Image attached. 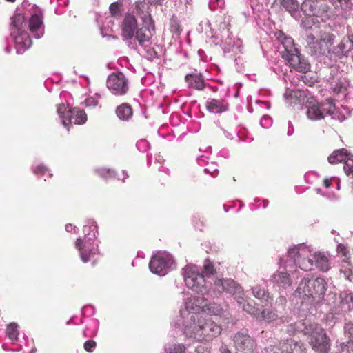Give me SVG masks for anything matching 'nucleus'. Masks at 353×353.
I'll use <instances>...</instances> for the list:
<instances>
[{
    "mask_svg": "<svg viewBox=\"0 0 353 353\" xmlns=\"http://www.w3.org/2000/svg\"><path fill=\"white\" fill-rule=\"evenodd\" d=\"M21 8L26 12H18L19 10L17 9L11 18L10 27V36L14 41L18 54H23L32 45L28 29L35 39L41 38L45 32L42 10L34 4L31 5L27 0L22 2Z\"/></svg>",
    "mask_w": 353,
    "mask_h": 353,
    "instance_id": "nucleus-1",
    "label": "nucleus"
},
{
    "mask_svg": "<svg viewBox=\"0 0 353 353\" xmlns=\"http://www.w3.org/2000/svg\"><path fill=\"white\" fill-rule=\"evenodd\" d=\"M183 279L186 286L197 294V297H190L187 299L183 306L181 307L179 316L174 322V326L181 330L184 327L186 318L190 314L201 316L199 312L203 310L205 301L212 299L215 291L212 292L208 290V285L206 280L204 279L202 274L199 273L196 265L189 264L186 265L182 272Z\"/></svg>",
    "mask_w": 353,
    "mask_h": 353,
    "instance_id": "nucleus-2",
    "label": "nucleus"
},
{
    "mask_svg": "<svg viewBox=\"0 0 353 353\" xmlns=\"http://www.w3.org/2000/svg\"><path fill=\"white\" fill-rule=\"evenodd\" d=\"M145 7L148 8L142 2L137 3L135 6L136 13L142 20V27L138 28L137 19L130 14H126L122 22L121 35L128 47L133 50H138V46H145L155 34L154 21L148 11H143Z\"/></svg>",
    "mask_w": 353,
    "mask_h": 353,
    "instance_id": "nucleus-3",
    "label": "nucleus"
},
{
    "mask_svg": "<svg viewBox=\"0 0 353 353\" xmlns=\"http://www.w3.org/2000/svg\"><path fill=\"white\" fill-rule=\"evenodd\" d=\"M181 332L185 339L193 341H211L221 334L222 327L211 317L190 314Z\"/></svg>",
    "mask_w": 353,
    "mask_h": 353,
    "instance_id": "nucleus-4",
    "label": "nucleus"
},
{
    "mask_svg": "<svg viewBox=\"0 0 353 353\" xmlns=\"http://www.w3.org/2000/svg\"><path fill=\"white\" fill-rule=\"evenodd\" d=\"M312 250L305 243L294 245L288 248L289 261L303 271H310L315 265L323 272L329 270V262L326 256L321 252L311 254Z\"/></svg>",
    "mask_w": 353,
    "mask_h": 353,
    "instance_id": "nucleus-5",
    "label": "nucleus"
},
{
    "mask_svg": "<svg viewBox=\"0 0 353 353\" xmlns=\"http://www.w3.org/2000/svg\"><path fill=\"white\" fill-rule=\"evenodd\" d=\"M277 39L281 44L280 54L289 65L299 72L306 73L310 71V64L295 47L292 38L280 32Z\"/></svg>",
    "mask_w": 353,
    "mask_h": 353,
    "instance_id": "nucleus-6",
    "label": "nucleus"
},
{
    "mask_svg": "<svg viewBox=\"0 0 353 353\" xmlns=\"http://www.w3.org/2000/svg\"><path fill=\"white\" fill-rule=\"evenodd\" d=\"M84 236L77 239L74 246L79 250L81 260L83 263L88 262L92 257L99 253V241L97 240L98 227L97 223L89 219L83 228Z\"/></svg>",
    "mask_w": 353,
    "mask_h": 353,
    "instance_id": "nucleus-7",
    "label": "nucleus"
},
{
    "mask_svg": "<svg viewBox=\"0 0 353 353\" xmlns=\"http://www.w3.org/2000/svg\"><path fill=\"white\" fill-rule=\"evenodd\" d=\"M327 289V283L325 279L318 277L315 279L304 278L299 283L294 296L301 300L303 304L314 305L323 299Z\"/></svg>",
    "mask_w": 353,
    "mask_h": 353,
    "instance_id": "nucleus-8",
    "label": "nucleus"
},
{
    "mask_svg": "<svg viewBox=\"0 0 353 353\" xmlns=\"http://www.w3.org/2000/svg\"><path fill=\"white\" fill-rule=\"evenodd\" d=\"M229 27L228 23H221L212 42L216 45H220L224 54L232 52L234 55L242 54L243 52L242 41L234 37Z\"/></svg>",
    "mask_w": 353,
    "mask_h": 353,
    "instance_id": "nucleus-9",
    "label": "nucleus"
},
{
    "mask_svg": "<svg viewBox=\"0 0 353 353\" xmlns=\"http://www.w3.org/2000/svg\"><path fill=\"white\" fill-rule=\"evenodd\" d=\"M302 26L306 29H310L307 30L305 34L307 48H308L309 52L316 57V58L320 59V60L323 61L327 65H332L333 64L329 63L330 61H332V60L330 59V51L332 48L321 42V41L317 39L314 35V33L318 32L319 30L317 26H307L306 21H303Z\"/></svg>",
    "mask_w": 353,
    "mask_h": 353,
    "instance_id": "nucleus-10",
    "label": "nucleus"
},
{
    "mask_svg": "<svg viewBox=\"0 0 353 353\" xmlns=\"http://www.w3.org/2000/svg\"><path fill=\"white\" fill-rule=\"evenodd\" d=\"M307 118L312 121L323 119L326 115H331L333 118L336 110L335 105L332 99H326L325 103H319L311 96L307 99L305 104Z\"/></svg>",
    "mask_w": 353,
    "mask_h": 353,
    "instance_id": "nucleus-11",
    "label": "nucleus"
},
{
    "mask_svg": "<svg viewBox=\"0 0 353 353\" xmlns=\"http://www.w3.org/2000/svg\"><path fill=\"white\" fill-rule=\"evenodd\" d=\"M208 290L212 292V294H213V291H215L212 299L222 292H226L234 296V299H236L238 303H243L244 295L243 289L232 279L223 278L216 279L214 281V289L208 286Z\"/></svg>",
    "mask_w": 353,
    "mask_h": 353,
    "instance_id": "nucleus-12",
    "label": "nucleus"
},
{
    "mask_svg": "<svg viewBox=\"0 0 353 353\" xmlns=\"http://www.w3.org/2000/svg\"><path fill=\"white\" fill-rule=\"evenodd\" d=\"M175 267L173 256L167 252H157L149 263L150 270L155 274L165 276Z\"/></svg>",
    "mask_w": 353,
    "mask_h": 353,
    "instance_id": "nucleus-13",
    "label": "nucleus"
},
{
    "mask_svg": "<svg viewBox=\"0 0 353 353\" xmlns=\"http://www.w3.org/2000/svg\"><path fill=\"white\" fill-rule=\"evenodd\" d=\"M285 272L279 271L274 273L270 282L272 283L274 288L281 291L291 288L292 281L290 276V274L294 277L295 274L299 272V267L289 261L288 252L287 253V259L285 264Z\"/></svg>",
    "mask_w": 353,
    "mask_h": 353,
    "instance_id": "nucleus-14",
    "label": "nucleus"
},
{
    "mask_svg": "<svg viewBox=\"0 0 353 353\" xmlns=\"http://www.w3.org/2000/svg\"><path fill=\"white\" fill-rule=\"evenodd\" d=\"M68 105L64 103L57 105V111L61 119V123L65 128L69 130V125L74 124L81 125L86 122V113L79 108H68Z\"/></svg>",
    "mask_w": 353,
    "mask_h": 353,
    "instance_id": "nucleus-15",
    "label": "nucleus"
},
{
    "mask_svg": "<svg viewBox=\"0 0 353 353\" xmlns=\"http://www.w3.org/2000/svg\"><path fill=\"white\" fill-rule=\"evenodd\" d=\"M350 58L353 60V34L344 37L337 46H333L330 51V64H334Z\"/></svg>",
    "mask_w": 353,
    "mask_h": 353,
    "instance_id": "nucleus-16",
    "label": "nucleus"
},
{
    "mask_svg": "<svg viewBox=\"0 0 353 353\" xmlns=\"http://www.w3.org/2000/svg\"><path fill=\"white\" fill-rule=\"evenodd\" d=\"M107 88L110 92L116 96L126 94L130 88L128 79L122 72H113L107 79Z\"/></svg>",
    "mask_w": 353,
    "mask_h": 353,
    "instance_id": "nucleus-17",
    "label": "nucleus"
},
{
    "mask_svg": "<svg viewBox=\"0 0 353 353\" xmlns=\"http://www.w3.org/2000/svg\"><path fill=\"white\" fill-rule=\"evenodd\" d=\"M234 346L238 352L242 353H254L257 348L256 340L252 337L247 330H241L232 336Z\"/></svg>",
    "mask_w": 353,
    "mask_h": 353,
    "instance_id": "nucleus-18",
    "label": "nucleus"
},
{
    "mask_svg": "<svg viewBox=\"0 0 353 353\" xmlns=\"http://www.w3.org/2000/svg\"><path fill=\"white\" fill-rule=\"evenodd\" d=\"M263 353H305V348L301 342L287 339L278 345L266 347Z\"/></svg>",
    "mask_w": 353,
    "mask_h": 353,
    "instance_id": "nucleus-19",
    "label": "nucleus"
},
{
    "mask_svg": "<svg viewBox=\"0 0 353 353\" xmlns=\"http://www.w3.org/2000/svg\"><path fill=\"white\" fill-rule=\"evenodd\" d=\"M310 329V343L312 348L319 353H327L330 350V339L326 335L325 330L321 327L315 325L312 327V325L309 327Z\"/></svg>",
    "mask_w": 353,
    "mask_h": 353,
    "instance_id": "nucleus-20",
    "label": "nucleus"
},
{
    "mask_svg": "<svg viewBox=\"0 0 353 353\" xmlns=\"http://www.w3.org/2000/svg\"><path fill=\"white\" fill-rule=\"evenodd\" d=\"M312 95L307 90L293 89L291 86L285 87L284 99L289 105L303 104L305 105L307 99Z\"/></svg>",
    "mask_w": 353,
    "mask_h": 353,
    "instance_id": "nucleus-21",
    "label": "nucleus"
},
{
    "mask_svg": "<svg viewBox=\"0 0 353 353\" xmlns=\"http://www.w3.org/2000/svg\"><path fill=\"white\" fill-rule=\"evenodd\" d=\"M336 63L328 65L330 68V72L327 81L334 91L341 92L345 88V77H343L344 74L342 71H339Z\"/></svg>",
    "mask_w": 353,
    "mask_h": 353,
    "instance_id": "nucleus-22",
    "label": "nucleus"
},
{
    "mask_svg": "<svg viewBox=\"0 0 353 353\" xmlns=\"http://www.w3.org/2000/svg\"><path fill=\"white\" fill-rule=\"evenodd\" d=\"M185 81L189 88L203 90L205 87V77L201 72H194L186 74Z\"/></svg>",
    "mask_w": 353,
    "mask_h": 353,
    "instance_id": "nucleus-23",
    "label": "nucleus"
},
{
    "mask_svg": "<svg viewBox=\"0 0 353 353\" xmlns=\"http://www.w3.org/2000/svg\"><path fill=\"white\" fill-rule=\"evenodd\" d=\"M228 104L223 100L210 99L207 101V110L212 113L219 114L228 110Z\"/></svg>",
    "mask_w": 353,
    "mask_h": 353,
    "instance_id": "nucleus-24",
    "label": "nucleus"
},
{
    "mask_svg": "<svg viewBox=\"0 0 353 353\" xmlns=\"http://www.w3.org/2000/svg\"><path fill=\"white\" fill-rule=\"evenodd\" d=\"M303 14L308 17H319L320 14L317 3L312 0H305L299 6Z\"/></svg>",
    "mask_w": 353,
    "mask_h": 353,
    "instance_id": "nucleus-25",
    "label": "nucleus"
},
{
    "mask_svg": "<svg viewBox=\"0 0 353 353\" xmlns=\"http://www.w3.org/2000/svg\"><path fill=\"white\" fill-rule=\"evenodd\" d=\"M250 290L252 295L262 303H270L272 301V298L268 290L261 285L252 287Z\"/></svg>",
    "mask_w": 353,
    "mask_h": 353,
    "instance_id": "nucleus-26",
    "label": "nucleus"
},
{
    "mask_svg": "<svg viewBox=\"0 0 353 353\" xmlns=\"http://www.w3.org/2000/svg\"><path fill=\"white\" fill-rule=\"evenodd\" d=\"M340 299L341 307L344 312L353 310V292L349 291L341 292Z\"/></svg>",
    "mask_w": 353,
    "mask_h": 353,
    "instance_id": "nucleus-27",
    "label": "nucleus"
},
{
    "mask_svg": "<svg viewBox=\"0 0 353 353\" xmlns=\"http://www.w3.org/2000/svg\"><path fill=\"white\" fill-rule=\"evenodd\" d=\"M116 114L119 120L128 121L133 115L132 108L130 104L123 103L117 107Z\"/></svg>",
    "mask_w": 353,
    "mask_h": 353,
    "instance_id": "nucleus-28",
    "label": "nucleus"
},
{
    "mask_svg": "<svg viewBox=\"0 0 353 353\" xmlns=\"http://www.w3.org/2000/svg\"><path fill=\"white\" fill-rule=\"evenodd\" d=\"M350 153L345 148H341L334 150L327 158L330 163L335 164L345 161Z\"/></svg>",
    "mask_w": 353,
    "mask_h": 353,
    "instance_id": "nucleus-29",
    "label": "nucleus"
},
{
    "mask_svg": "<svg viewBox=\"0 0 353 353\" xmlns=\"http://www.w3.org/2000/svg\"><path fill=\"white\" fill-rule=\"evenodd\" d=\"M99 322L96 319H92L90 321L86 327L83 331V334L85 338H92L97 335Z\"/></svg>",
    "mask_w": 353,
    "mask_h": 353,
    "instance_id": "nucleus-30",
    "label": "nucleus"
},
{
    "mask_svg": "<svg viewBox=\"0 0 353 353\" xmlns=\"http://www.w3.org/2000/svg\"><path fill=\"white\" fill-rule=\"evenodd\" d=\"M337 37L338 33L336 31H321L320 37L319 39L321 41V42L330 48V46L335 41Z\"/></svg>",
    "mask_w": 353,
    "mask_h": 353,
    "instance_id": "nucleus-31",
    "label": "nucleus"
},
{
    "mask_svg": "<svg viewBox=\"0 0 353 353\" xmlns=\"http://www.w3.org/2000/svg\"><path fill=\"white\" fill-rule=\"evenodd\" d=\"M281 5L292 17L298 15L299 3L297 0H281Z\"/></svg>",
    "mask_w": 353,
    "mask_h": 353,
    "instance_id": "nucleus-32",
    "label": "nucleus"
},
{
    "mask_svg": "<svg viewBox=\"0 0 353 353\" xmlns=\"http://www.w3.org/2000/svg\"><path fill=\"white\" fill-rule=\"evenodd\" d=\"M277 316L278 315L274 309L267 308L259 312V315H257L256 318L259 321L270 323L274 321Z\"/></svg>",
    "mask_w": 353,
    "mask_h": 353,
    "instance_id": "nucleus-33",
    "label": "nucleus"
},
{
    "mask_svg": "<svg viewBox=\"0 0 353 353\" xmlns=\"http://www.w3.org/2000/svg\"><path fill=\"white\" fill-rule=\"evenodd\" d=\"M210 301L204 302L203 311L216 316L221 315L223 311L221 305L215 303H211Z\"/></svg>",
    "mask_w": 353,
    "mask_h": 353,
    "instance_id": "nucleus-34",
    "label": "nucleus"
},
{
    "mask_svg": "<svg viewBox=\"0 0 353 353\" xmlns=\"http://www.w3.org/2000/svg\"><path fill=\"white\" fill-rule=\"evenodd\" d=\"M286 331L290 334H294L296 332H303L305 334H307L310 332V329L305 325L304 323L299 321L289 325Z\"/></svg>",
    "mask_w": 353,
    "mask_h": 353,
    "instance_id": "nucleus-35",
    "label": "nucleus"
},
{
    "mask_svg": "<svg viewBox=\"0 0 353 353\" xmlns=\"http://www.w3.org/2000/svg\"><path fill=\"white\" fill-rule=\"evenodd\" d=\"M245 299L243 298V303H239V305H242V308L244 311L256 317L257 316V315H259V310L256 306V304L254 301L247 303H245Z\"/></svg>",
    "mask_w": 353,
    "mask_h": 353,
    "instance_id": "nucleus-36",
    "label": "nucleus"
},
{
    "mask_svg": "<svg viewBox=\"0 0 353 353\" xmlns=\"http://www.w3.org/2000/svg\"><path fill=\"white\" fill-rule=\"evenodd\" d=\"M196 267L199 269V273L202 274L203 278H208L216 272L213 263L208 259H206L204 262L202 272H201L200 268L198 266ZM204 279L205 280V279Z\"/></svg>",
    "mask_w": 353,
    "mask_h": 353,
    "instance_id": "nucleus-37",
    "label": "nucleus"
},
{
    "mask_svg": "<svg viewBox=\"0 0 353 353\" xmlns=\"http://www.w3.org/2000/svg\"><path fill=\"white\" fill-rule=\"evenodd\" d=\"M210 22L208 19H205L202 21L197 27V31L199 32H205V34L208 37H211L213 39L216 36V34H214L213 30L210 27Z\"/></svg>",
    "mask_w": 353,
    "mask_h": 353,
    "instance_id": "nucleus-38",
    "label": "nucleus"
},
{
    "mask_svg": "<svg viewBox=\"0 0 353 353\" xmlns=\"http://www.w3.org/2000/svg\"><path fill=\"white\" fill-rule=\"evenodd\" d=\"M165 353H185L186 347L182 343L168 344L164 347Z\"/></svg>",
    "mask_w": 353,
    "mask_h": 353,
    "instance_id": "nucleus-39",
    "label": "nucleus"
},
{
    "mask_svg": "<svg viewBox=\"0 0 353 353\" xmlns=\"http://www.w3.org/2000/svg\"><path fill=\"white\" fill-rule=\"evenodd\" d=\"M17 327V323H11L6 328V335L12 341H15L18 339L19 330Z\"/></svg>",
    "mask_w": 353,
    "mask_h": 353,
    "instance_id": "nucleus-40",
    "label": "nucleus"
},
{
    "mask_svg": "<svg viewBox=\"0 0 353 353\" xmlns=\"http://www.w3.org/2000/svg\"><path fill=\"white\" fill-rule=\"evenodd\" d=\"M96 173L101 178L105 179H109L116 177V172L114 170L105 168H100L95 170Z\"/></svg>",
    "mask_w": 353,
    "mask_h": 353,
    "instance_id": "nucleus-41",
    "label": "nucleus"
},
{
    "mask_svg": "<svg viewBox=\"0 0 353 353\" xmlns=\"http://www.w3.org/2000/svg\"><path fill=\"white\" fill-rule=\"evenodd\" d=\"M343 332L345 337L350 340H353V321L345 319L343 325Z\"/></svg>",
    "mask_w": 353,
    "mask_h": 353,
    "instance_id": "nucleus-42",
    "label": "nucleus"
},
{
    "mask_svg": "<svg viewBox=\"0 0 353 353\" xmlns=\"http://www.w3.org/2000/svg\"><path fill=\"white\" fill-rule=\"evenodd\" d=\"M208 6L211 10L221 12L225 8V0H210Z\"/></svg>",
    "mask_w": 353,
    "mask_h": 353,
    "instance_id": "nucleus-43",
    "label": "nucleus"
},
{
    "mask_svg": "<svg viewBox=\"0 0 353 353\" xmlns=\"http://www.w3.org/2000/svg\"><path fill=\"white\" fill-rule=\"evenodd\" d=\"M32 170L33 173L37 176H42L46 173H48V177H52V174L50 173L48 168L42 163L37 166H32Z\"/></svg>",
    "mask_w": 353,
    "mask_h": 353,
    "instance_id": "nucleus-44",
    "label": "nucleus"
},
{
    "mask_svg": "<svg viewBox=\"0 0 353 353\" xmlns=\"http://www.w3.org/2000/svg\"><path fill=\"white\" fill-rule=\"evenodd\" d=\"M170 31L176 34L179 35L181 34L182 31L181 26L179 23V21L176 18H172L170 21Z\"/></svg>",
    "mask_w": 353,
    "mask_h": 353,
    "instance_id": "nucleus-45",
    "label": "nucleus"
},
{
    "mask_svg": "<svg viewBox=\"0 0 353 353\" xmlns=\"http://www.w3.org/2000/svg\"><path fill=\"white\" fill-rule=\"evenodd\" d=\"M343 169L347 175L353 174V155L351 154L345 160Z\"/></svg>",
    "mask_w": 353,
    "mask_h": 353,
    "instance_id": "nucleus-46",
    "label": "nucleus"
},
{
    "mask_svg": "<svg viewBox=\"0 0 353 353\" xmlns=\"http://www.w3.org/2000/svg\"><path fill=\"white\" fill-rule=\"evenodd\" d=\"M205 173L210 174L212 177H216L218 175V165L214 163H207V167L204 169Z\"/></svg>",
    "mask_w": 353,
    "mask_h": 353,
    "instance_id": "nucleus-47",
    "label": "nucleus"
},
{
    "mask_svg": "<svg viewBox=\"0 0 353 353\" xmlns=\"http://www.w3.org/2000/svg\"><path fill=\"white\" fill-rule=\"evenodd\" d=\"M136 146H137V149L140 152H147L150 148V143H148V141L144 139L139 140L137 142Z\"/></svg>",
    "mask_w": 353,
    "mask_h": 353,
    "instance_id": "nucleus-48",
    "label": "nucleus"
},
{
    "mask_svg": "<svg viewBox=\"0 0 353 353\" xmlns=\"http://www.w3.org/2000/svg\"><path fill=\"white\" fill-rule=\"evenodd\" d=\"M149 43H147L145 46L142 47L146 52L145 57L148 59H153L157 57V52L152 48H148Z\"/></svg>",
    "mask_w": 353,
    "mask_h": 353,
    "instance_id": "nucleus-49",
    "label": "nucleus"
},
{
    "mask_svg": "<svg viewBox=\"0 0 353 353\" xmlns=\"http://www.w3.org/2000/svg\"><path fill=\"white\" fill-rule=\"evenodd\" d=\"M234 62L238 71H242L245 68V60L241 55H239L234 59Z\"/></svg>",
    "mask_w": 353,
    "mask_h": 353,
    "instance_id": "nucleus-50",
    "label": "nucleus"
},
{
    "mask_svg": "<svg viewBox=\"0 0 353 353\" xmlns=\"http://www.w3.org/2000/svg\"><path fill=\"white\" fill-rule=\"evenodd\" d=\"M97 346V343L93 340H88L84 343L83 347L88 352H92Z\"/></svg>",
    "mask_w": 353,
    "mask_h": 353,
    "instance_id": "nucleus-51",
    "label": "nucleus"
},
{
    "mask_svg": "<svg viewBox=\"0 0 353 353\" xmlns=\"http://www.w3.org/2000/svg\"><path fill=\"white\" fill-rule=\"evenodd\" d=\"M272 123V120L270 116L265 115L263 116L260 121V125L263 128H268L271 126Z\"/></svg>",
    "mask_w": 353,
    "mask_h": 353,
    "instance_id": "nucleus-52",
    "label": "nucleus"
},
{
    "mask_svg": "<svg viewBox=\"0 0 353 353\" xmlns=\"http://www.w3.org/2000/svg\"><path fill=\"white\" fill-rule=\"evenodd\" d=\"M341 346L343 351L346 350L348 353L353 352V340L348 339V341L346 343H342Z\"/></svg>",
    "mask_w": 353,
    "mask_h": 353,
    "instance_id": "nucleus-53",
    "label": "nucleus"
},
{
    "mask_svg": "<svg viewBox=\"0 0 353 353\" xmlns=\"http://www.w3.org/2000/svg\"><path fill=\"white\" fill-rule=\"evenodd\" d=\"M94 312V307L92 305H85L82 308V314L84 316H92Z\"/></svg>",
    "mask_w": 353,
    "mask_h": 353,
    "instance_id": "nucleus-54",
    "label": "nucleus"
},
{
    "mask_svg": "<svg viewBox=\"0 0 353 353\" xmlns=\"http://www.w3.org/2000/svg\"><path fill=\"white\" fill-rule=\"evenodd\" d=\"M110 12L112 16H115L119 12V4L117 2H114L110 6Z\"/></svg>",
    "mask_w": 353,
    "mask_h": 353,
    "instance_id": "nucleus-55",
    "label": "nucleus"
},
{
    "mask_svg": "<svg viewBox=\"0 0 353 353\" xmlns=\"http://www.w3.org/2000/svg\"><path fill=\"white\" fill-rule=\"evenodd\" d=\"M85 105L89 107H95L98 104V101L94 98L90 97L88 98L85 101Z\"/></svg>",
    "mask_w": 353,
    "mask_h": 353,
    "instance_id": "nucleus-56",
    "label": "nucleus"
},
{
    "mask_svg": "<svg viewBox=\"0 0 353 353\" xmlns=\"http://www.w3.org/2000/svg\"><path fill=\"white\" fill-rule=\"evenodd\" d=\"M337 251H338L339 253H341L345 256H346V254L347 253V248L344 245H343V244H339L338 245Z\"/></svg>",
    "mask_w": 353,
    "mask_h": 353,
    "instance_id": "nucleus-57",
    "label": "nucleus"
},
{
    "mask_svg": "<svg viewBox=\"0 0 353 353\" xmlns=\"http://www.w3.org/2000/svg\"><path fill=\"white\" fill-rule=\"evenodd\" d=\"M65 230L68 232H74V233H77L79 231V229L75 225H73L72 224H67V225H65Z\"/></svg>",
    "mask_w": 353,
    "mask_h": 353,
    "instance_id": "nucleus-58",
    "label": "nucleus"
},
{
    "mask_svg": "<svg viewBox=\"0 0 353 353\" xmlns=\"http://www.w3.org/2000/svg\"><path fill=\"white\" fill-rule=\"evenodd\" d=\"M219 352L220 353H232L230 350L229 349V347L225 343H222L221 345L220 346Z\"/></svg>",
    "mask_w": 353,
    "mask_h": 353,
    "instance_id": "nucleus-59",
    "label": "nucleus"
},
{
    "mask_svg": "<svg viewBox=\"0 0 353 353\" xmlns=\"http://www.w3.org/2000/svg\"><path fill=\"white\" fill-rule=\"evenodd\" d=\"M195 352L196 353H210V351L202 345L197 347Z\"/></svg>",
    "mask_w": 353,
    "mask_h": 353,
    "instance_id": "nucleus-60",
    "label": "nucleus"
},
{
    "mask_svg": "<svg viewBox=\"0 0 353 353\" xmlns=\"http://www.w3.org/2000/svg\"><path fill=\"white\" fill-rule=\"evenodd\" d=\"M151 5H161L164 0H147Z\"/></svg>",
    "mask_w": 353,
    "mask_h": 353,
    "instance_id": "nucleus-61",
    "label": "nucleus"
},
{
    "mask_svg": "<svg viewBox=\"0 0 353 353\" xmlns=\"http://www.w3.org/2000/svg\"><path fill=\"white\" fill-rule=\"evenodd\" d=\"M294 133V128L290 121L288 122V135L291 136Z\"/></svg>",
    "mask_w": 353,
    "mask_h": 353,
    "instance_id": "nucleus-62",
    "label": "nucleus"
},
{
    "mask_svg": "<svg viewBox=\"0 0 353 353\" xmlns=\"http://www.w3.org/2000/svg\"><path fill=\"white\" fill-rule=\"evenodd\" d=\"M222 130L227 139H230V140L234 139V136L231 132H228L227 130H225L223 128H222Z\"/></svg>",
    "mask_w": 353,
    "mask_h": 353,
    "instance_id": "nucleus-63",
    "label": "nucleus"
},
{
    "mask_svg": "<svg viewBox=\"0 0 353 353\" xmlns=\"http://www.w3.org/2000/svg\"><path fill=\"white\" fill-rule=\"evenodd\" d=\"M205 159L206 157L205 156H201L197 159L198 163L203 166L205 163Z\"/></svg>",
    "mask_w": 353,
    "mask_h": 353,
    "instance_id": "nucleus-64",
    "label": "nucleus"
}]
</instances>
